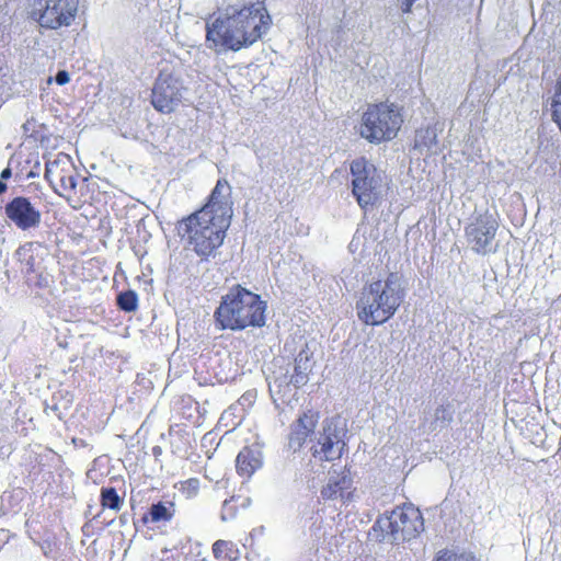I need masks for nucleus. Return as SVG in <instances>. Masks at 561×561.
Returning <instances> with one entry per match:
<instances>
[{
	"mask_svg": "<svg viewBox=\"0 0 561 561\" xmlns=\"http://www.w3.org/2000/svg\"><path fill=\"white\" fill-rule=\"evenodd\" d=\"M272 24L263 3L227 5L218 16L206 23V41L210 48L224 47L238 51L257 42Z\"/></svg>",
	"mask_w": 561,
	"mask_h": 561,
	"instance_id": "1",
	"label": "nucleus"
},
{
	"mask_svg": "<svg viewBox=\"0 0 561 561\" xmlns=\"http://www.w3.org/2000/svg\"><path fill=\"white\" fill-rule=\"evenodd\" d=\"M405 296L401 277L390 273L365 285L356 302L358 319L366 325H379L398 310Z\"/></svg>",
	"mask_w": 561,
	"mask_h": 561,
	"instance_id": "2",
	"label": "nucleus"
},
{
	"mask_svg": "<svg viewBox=\"0 0 561 561\" xmlns=\"http://www.w3.org/2000/svg\"><path fill=\"white\" fill-rule=\"evenodd\" d=\"M266 302L259 295L241 287L231 288L215 311V323L219 330L240 331L248 327L265 324Z\"/></svg>",
	"mask_w": 561,
	"mask_h": 561,
	"instance_id": "3",
	"label": "nucleus"
},
{
	"mask_svg": "<svg viewBox=\"0 0 561 561\" xmlns=\"http://www.w3.org/2000/svg\"><path fill=\"white\" fill-rule=\"evenodd\" d=\"M229 226L226 219L214 218L207 211H195L178 224V231L197 255L208 257L222 244Z\"/></svg>",
	"mask_w": 561,
	"mask_h": 561,
	"instance_id": "4",
	"label": "nucleus"
},
{
	"mask_svg": "<svg viewBox=\"0 0 561 561\" xmlns=\"http://www.w3.org/2000/svg\"><path fill=\"white\" fill-rule=\"evenodd\" d=\"M402 123V114L396 104H369L362 115L359 135L371 144L389 141L397 136Z\"/></svg>",
	"mask_w": 561,
	"mask_h": 561,
	"instance_id": "5",
	"label": "nucleus"
},
{
	"mask_svg": "<svg viewBox=\"0 0 561 561\" xmlns=\"http://www.w3.org/2000/svg\"><path fill=\"white\" fill-rule=\"evenodd\" d=\"M377 529L382 533L381 540L399 543L416 538L424 530V519L419 508L408 504L378 518L374 526Z\"/></svg>",
	"mask_w": 561,
	"mask_h": 561,
	"instance_id": "6",
	"label": "nucleus"
},
{
	"mask_svg": "<svg viewBox=\"0 0 561 561\" xmlns=\"http://www.w3.org/2000/svg\"><path fill=\"white\" fill-rule=\"evenodd\" d=\"M352 193L360 208L377 204L382 196L383 176L377 168L365 158L351 163Z\"/></svg>",
	"mask_w": 561,
	"mask_h": 561,
	"instance_id": "7",
	"label": "nucleus"
},
{
	"mask_svg": "<svg viewBox=\"0 0 561 561\" xmlns=\"http://www.w3.org/2000/svg\"><path fill=\"white\" fill-rule=\"evenodd\" d=\"M44 178L60 196L70 197L77 186V171L69 154L64 152L44 153Z\"/></svg>",
	"mask_w": 561,
	"mask_h": 561,
	"instance_id": "8",
	"label": "nucleus"
},
{
	"mask_svg": "<svg viewBox=\"0 0 561 561\" xmlns=\"http://www.w3.org/2000/svg\"><path fill=\"white\" fill-rule=\"evenodd\" d=\"M499 222L494 215L485 211L478 215L466 227V238L469 247L478 254H488L496 251L494 239Z\"/></svg>",
	"mask_w": 561,
	"mask_h": 561,
	"instance_id": "9",
	"label": "nucleus"
},
{
	"mask_svg": "<svg viewBox=\"0 0 561 561\" xmlns=\"http://www.w3.org/2000/svg\"><path fill=\"white\" fill-rule=\"evenodd\" d=\"M345 431L340 425L339 419H330L323 422L317 443L311 447L312 456L321 461L340 459L346 446L344 442Z\"/></svg>",
	"mask_w": 561,
	"mask_h": 561,
	"instance_id": "10",
	"label": "nucleus"
},
{
	"mask_svg": "<svg viewBox=\"0 0 561 561\" xmlns=\"http://www.w3.org/2000/svg\"><path fill=\"white\" fill-rule=\"evenodd\" d=\"M78 8L79 0H37V23L50 30L69 26Z\"/></svg>",
	"mask_w": 561,
	"mask_h": 561,
	"instance_id": "11",
	"label": "nucleus"
},
{
	"mask_svg": "<svg viewBox=\"0 0 561 561\" xmlns=\"http://www.w3.org/2000/svg\"><path fill=\"white\" fill-rule=\"evenodd\" d=\"M184 87L171 73L161 72L152 89V105L162 113L173 112L182 102Z\"/></svg>",
	"mask_w": 561,
	"mask_h": 561,
	"instance_id": "12",
	"label": "nucleus"
},
{
	"mask_svg": "<svg viewBox=\"0 0 561 561\" xmlns=\"http://www.w3.org/2000/svg\"><path fill=\"white\" fill-rule=\"evenodd\" d=\"M198 211H207V215L231 221L232 217V201H231V186L227 180L220 179L217 181L207 204Z\"/></svg>",
	"mask_w": 561,
	"mask_h": 561,
	"instance_id": "13",
	"label": "nucleus"
},
{
	"mask_svg": "<svg viewBox=\"0 0 561 561\" xmlns=\"http://www.w3.org/2000/svg\"><path fill=\"white\" fill-rule=\"evenodd\" d=\"M319 415L311 410L304 412L290 426L288 447L293 451L299 450L306 443L308 436L313 433Z\"/></svg>",
	"mask_w": 561,
	"mask_h": 561,
	"instance_id": "14",
	"label": "nucleus"
},
{
	"mask_svg": "<svg viewBox=\"0 0 561 561\" xmlns=\"http://www.w3.org/2000/svg\"><path fill=\"white\" fill-rule=\"evenodd\" d=\"M5 213L7 216L22 229L35 225V209L26 198H14L7 205Z\"/></svg>",
	"mask_w": 561,
	"mask_h": 561,
	"instance_id": "15",
	"label": "nucleus"
},
{
	"mask_svg": "<svg viewBox=\"0 0 561 561\" xmlns=\"http://www.w3.org/2000/svg\"><path fill=\"white\" fill-rule=\"evenodd\" d=\"M262 465L261 454L259 450L244 447L237 456L236 468L240 476L251 477L254 471Z\"/></svg>",
	"mask_w": 561,
	"mask_h": 561,
	"instance_id": "16",
	"label": "nucleus"
},
{
	"mask_svg": "<svg viewBox=\"0 0 561 561\" xmlns=\"http://www.w3.org/2000/svg\"><path fill=\"white\" fill-rule=\"evenodd\" d=\"M311 369L312 363L310 355L306 350H301L295 358L294 373L291 374L295 388H300L308 382Z\"/></svg>",
	"mask_w": 561,
	"mask_h": 561,
	"instance_id": "17",
	"label": "nucleus"
},
{
	"mask_svg": "<svg viewBox=\"0 0 561 561\" xmlns=\"http://www.w3.org/2000/svg\"><path fill=\"white\" fill-rule=\"evenodd\" d=\"M351 485V480L345 476H332L329 482L321 490V495L324 500H335L343 497L344 491Z\"/></svg>",
	"mask_w": 561,
	"mask_h": 561,
	"instance_id": "18",
	"label": "nucleus"
},
{
	"mask_svg": "<svg viewBox=\"0 0 561 561\" xmlns=\"http://www.w3.org/2000/svg\"><path fill=\"white\" fill-rule=\"evenodd\" d=\"M268 387L271 392L286 393L290 385H293V376L289 375L288 369L280 368L278 371H273V375L267 377Z\"/></svg>",
	"mask_w": 561,
	"mask_h": 561,
	"instance_id": "19",
	"label": "nucleus"
},
{
	"mask_svg": "<svg viewBox=\"0 0 561 561\" xmlns=\"http://www.w3.org/2000/svg\"><path fill=\"white\" fill-rule=\"evenodd\" d=\"M175 508L172 502H158L151 505L149 510L150 522H169L174 516Z\"/></svg>",
	"mask_w": 561,
	"mask_h": 561,
	"instance_id": "20",
	"label": "nucleus"
},
{
	"mask_svg": "<svg viewBox=\"0 0 561 561\" xmlns=\"http://www.w3.org/2000/svg\"><path fill=\"white\" fill-rule=\"evenodd\" d=\"M34 247L32 242H26L16 251V259L20 262L22 273L28 275L34 271Z\"/></svg>",
	"mask_w": 561,
	"mask_h": 561,
	"instance_id": "21",
	"label": "nucleus"
},
{
	"mask_svg": "<svg viewBox=\"0 0 561 561\" xmlns=\"http://www.w3.org/2000/svg\"><path fill=\"white\" fill-rule=\"evenodd\" d=\"M437 146V134L436 129L427 127L420 129L415 136V148L426 149L427 151H434Z\"/></svg>",
	"mask_w": 561,
	"mask_h": 561,
	"instance_id": "22",
	"label": "nucleus"
},
{
	"mask_svg": "<svg viewBox=\"0 0 561 561\" xmlns=\"http://www.w3.org/2000/svg\"><path fill=\"white\" fill-rule=\"evenodd\" d=\"M101 504L103 507L119 511L123 505V499L114 488L103 486L101 489Z\"/></svg>",
	"mask_w": 561,
	"mask_h": 561,
	"instance_id": "23",
	"label": "nucleus"
},
{
	"mask_svg": "<svg viewBox=\"0 0 561 561\" xmlns=\"http://www.w3.org/2000/svg\"><path fill=\"white\" fill-rule=\"evenodd\" d=\"M117 305L122 310L126 312L135 311L138 306L137 294L134 290H126L121 293L117 296Z\"/></svg>",
	"mask_w": 561,
	"mask_h": 561,
	"instance_id": "24",
	"label": "nucleus"
},
{
	"mask_svg": "<svg viewBox=\"0 0 561 561\" xmlns=\"http://www.w3.org/2000/svg\"><path fill=\"white\" fill-rule=\"evenodd\" d=\"M454 411L449 405H439L435 410L434 422L439 426H446L453 421Z\"/></svg>",
	"mask_w": 561,
	"mask_h": 561,
	"instance_id": "25",
	"label": "nucleus"
},
{
	"mask_svg": "<svg viewBox=\"0 0 561 561\" xmlns=\"http://www.w3.org/2000/svg\"><path fill=\"white\" fill-rule=\"evenodd\" d=\"M46 126L44 124L41 125V129L37 128V137L39 136L41 147L43 148H56L59 142L58 136L49 133L46 134Z\"/></svg>",
	"mask_w": 561,
	"mask_h": 561,
	"instance_id": "26",
	"label": "nucleus"
},
{
	"mask_svg": "<svg viewBox=\"0 0 561 561\" xmlns=\"http://www.w3.org/2000/svg\"><path fill=\"white\" fill-rule=\"evenodd\" d=\"M435 561H479L472 554L467 553H455L451 551H439Z\"/></svg>",
	"mask_w": 561,
	"mask_h": 561,
	"instance_id": "27",
	"label": "nucleus"
},
{
	"mask_svg": "<svg viewBox=\"0 0 561 561\" xmlns=\"http://www.w3.org/2000/svg\"><path fill=\"white\" fill-rule=\"evenodd\" d=\"M199 490V480L192 478L182 483L181 491L187 496L192 497L197 494Z\"/></svg>",
	"mask_w": 561,
	"mask_h": 561,
	"instance_id": "28",
	"label": "nucleus"
},
{
	"mask_svg": "<svg viewBox=\"0 0 561 561\" xmlns=\"http://www.w3.org/2000/svg\"><path fill=\"white\" fill-rule=\"evenodd\" d=\"M55 80V82L59 85H64L69 82L70 76L66 70H59L55 78L48 77L47 84H50Z\"/></svg>",
	"mask_w": 561,
	"mask_h": 561,
	"instance_id": "29",
	"label": "nucleus"
},
{
	"mask_svg": "<svg viewBox=\"0 0 561 561\" xmlns=\"http://www.w3.org/2000/svg\"><path fill=\"white\" fill-rule=\"evenodd\" d=\"M228 542L225 540H217L213 546V551L216 557L219 556V553L224 552V550L228 547Z\"/></svg>",
	"mask_w": 561,
	"mask_h": 561,
	"instance_id": "30",
	"label": "nucleus"
},
{
	"mask_svg": "<svg viewBox=\"0 0 561 561\" xmlns=\"http://www.w3.org/2000/svg\"><path fill=\"white\" fill-rule=\"evenodd\" d=\"M417 0H399L402 12L403 13H410L411 10H412L413 4Z\"/></svg>",
	"mask_w": 561,
	"mask_h": 561,
	"instance_id": "31",
	"label": "nucleus"
},
{
	"mask_svg": "<svg viewBox=\"0 0 561 561\" xmlns=\"http://www.w3.org/2000/svg\"><path fill=\"white\" fill-rule=\"evenodd\" d=\"M228 510H229V501H227V500H226V501L224 502V511H222V514H221V518H222L224 520H226V519H227Z\"/></svg>",
	"mask_w": 561,
	"mask_h": 561,
	"instance_id": "32",
	"label": "nucleus"
},
{
	"mask_svg": "<svg viewBox=\"0 0 561 561\" xmlns=\"http://www.w3.org/2000/svg\"><path fill=\"white\" fill-rule=\"evenodd\" d=\"M11 176V170L10 168H5L2 172H1V181L3 180H7Z\"/></svg>",
	"mask_w": 561,
	"mask_h": 561,
	"instance_id": "33",
	"label": "nucleus"
},
{
	"mask_svg": "<svg viewBox=\"0 0 561 561\" xmlns=\"http://www.w3.org/2000/svg\"><path fill=\"white\" fill-rule=\"evenodd\" d=\"M42 549H43L45 556H48L49 552H51L50 545H48V547L43 546Z\"/></svg>",
	"mask_w": 561,
	"mask_h": 561,
	"instance_id": "34",
	"label": "nucleus"
},
{
	"mask_svg": "<svg viewBox=\"0 0 561 561\" xmlns=\"http://www.w3.org/2000/svg\"><path fill=\"white\" fill-rule=\"evenodd\" d=\"M7 190V185L3 181L0 180V194H2Z\"/></svg>",
	"mask_w": 561,
	"mask_h": 561,
	"instance_id": "35",
	"label": "nucleus"
},
{
	"mask_svg": "<svg viewBox=\"0 0 561 561\" xmlns=\"http://www.w3.org/2000/svg\"><path fill=\"white\" fill-rule=\"evenodd\" d=\"M153 454L154 455H160L161 454V448L160 447H154L153 448Z\"/></svg>",
	"mask_w": 561,
	"mask_h": 561,
	"instance_id": "36",
	"label": "nucleus"
},
{
	"mask_svg": "<svg viewBox=\"0 0 561 561\" xmlns=\"http://www.w3.org/2000/svg\"><path fill=\"white\" fill-rule=\"evenodd\" d=\"M161 561H176L174 558L168 557L165 559H162Z\"/></svg>",
	"mask_w": 561,
	"mask_h": 561,
	"instance_id": "37",
	"label": "nucleus"
},
{
	"mask_svg": "<svg viewBox=\"0 0 561 561\" xmlns=\"http://www.w3.org/2000/svg\"><path fill=\"white\" fill-rule=\"evenodd\" d=\"M30 125H31V122H27V123L25 124V126H24V127H25V129H26V130L30 128V127H28Z\"/></svg>",
	"mask_w": 561,
	"mask_h": 561,
	"instance_id": "38",
	"label": "nucleus"
},
{
	"mask_svg": "<svg viewBox=\"0 0 561 561\" xmlns=\"http://www.w3.org/2000/svg\"><path fill=\"white\" fill-rule=\"evenodd\" d=\"M33 175H34L33 171H30L28 176H33Z\"/></svg>",
	"mask_w": 561,
	"mask_h": 561,
	"instance_id": "39",
	"label": "nucleus"
},
{
	"mask_svg": "<svg viewBox=\"0 0 561 561\" xmlns=\"http://www.w3.org/2000/svg\"><path fill=\"white\" fill-rule=\"evenodd\" d=\"M36 217H37V221L39 220V213L37 211L36 214Z\"/></svg>",
	"mask_w": 561,
	"mask_h": 561,
	"instance_id": "40",
	"label": "nucleus"
}]
</instances>
